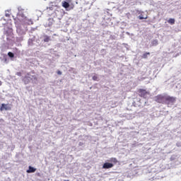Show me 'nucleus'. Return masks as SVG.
<instances>
[{
  "instance_id": "5",
  "label": "nucleus",
  "mask_w": 181,
  "mask_h": 181,
  "mask_svg": "<svg viewBox=\"0 0 181 181\" xmlns=\"http://www.w3.org/2000/svg\"><path fill=\"white\" fill-rule=\"evenodd\" d=\"M111 168H114V165L112 163H105L103 165V169H111Z\"/></svg>"
},
{
  "instance_id": "3",
  "label": "nucleus",
  "mask_w": 181,
  "mask_h": 181,
  "mask_svg": "<svg viewBox=\"0 0 181 181\" xmlns=\"http://www.w3.org/2000/svg\"><path fill=\"white\" fill-rule=\"evenodd\" d=\"M165 96L162 95H158L157 96H156L155 101L156 103H158L159 104H163V103H165Z\"/></svg>"
},
{
  "instance_id": "15",
  "label": "nucleus",
  "mask_w": 181,
  "mask_h": 181,
  "mask_svg": "<svg viewBox=\"0 0 181 181\" xmlns=\"http://www.w3.org/2000/svg\"><path fill=\"white\" fill-rule=\"evenodd\" d=\"M8 57H11V58L15 57V54L11 52H8Z\"/></svg>"
},
{
  "instance_id": "2",
  "label": "nucleus",
  "mask_w": 181,
  "mask_h": 181,
  "mask_svg": "<svg viewBox=\"0 0 181 181\" xmlns=\"http://www.w3.org/2000/svg\"><path fill=\"white\" fill-rule=\"evenodd\" d=\"M4 110H5V111H11V110H12V105L5 103L1 104L0 111H4Z\"/></svg>"
},
{
  "instance_id": "4",
  "label": "nucleus",
  "mask_w": 181,
  "mask_h": 181,
  "mask_svg": "<svg viewBox=\"0 0 181 181\" xmlns=\"http://www.w3.org/2000/svg\"><path fill=\"white\" fill-rule=\"evenodd\" d=\"M165 101H168V103H170L171 104H173V103L176 102V98L173 96H167L165 98Z\"/></svg>"
},
{
  "instance_id": "10",
  "label": "nucleus",
  "mask_w": 181,
  "mask_h": 181,
  "mask_svg": "<svg viewBox=\"0 0 181 181\" xmlns=\"http://www.w3.org/2000/svg\"><path fill=\"white\" fill-rule=\"evenodd\" d=\"M168 22L170 23V25H175V18H170Z\"/></svg>"
},
{
  "instance_id": "16",
  "label": "nucleus",
  "mask_w": 181,
  "mask_h": 181,
  "mask_svg": "<svg viewBox=\"0 0 181 181\" xmlns=\"http://www.w3.org/2000/svg\"><path fill=\"white\" fill-rule=\"evenodd\" d=\"M92 78H93V81H98V76H97V74L93 76Z\"/></svg>"
},
{
  "instance_id": "17",
  "label": "nucleus",
  "mask_w": 181,
  "mask_h": 181,
  "mask_svg": "<svg viewBox=\"0 0 181 181\" xmlns=\"http://www.w3.org/2000/svg\"><path fill=\"white\" fill-rule=\"evenodd\" d=\"M3 60L4 63H8V57H6V55H4Z\"/></svg>"
},
{
  "instance_id": "20",
  "label": "nucleus",
  "mask_w": 181,
  "mask_h": 181,
  "mask_svg": "<svg viewBox=\"0 0 181 181\" xmlns=\"http://www.w3.org/2000/svg\"><path fill=\"white\" fill-rule=\"evenodd\" d=\"M33 77L34 80H37V78H36V76H33Z\"/></svg>"
},
{
  "instance_id": "6",
  "label": "nucleus",
  "mask_w": 181,
  "mask_h": 181,
  "mask_svg": "<svg viewBox=\"0 0 181 181\" xmlns=\"http://www.w3.org/2000/svg\"><path fill=\"white\" fill-rule=\"evenodd\" d=\"M24 83L25 84H29L30 83V80L32 78H30V74H28L25 77H24Z\"/></svg>"
},
{
  "instance_id": "18",
  "label": "nucleus",
  "mask_w": 181,
  "mask_h": 181,
  "mask_svg": "<svg viewBox=\"0 0 181 181\" xmlns=\"http://www.w3.org/2000/svg\"><path fill=\"white\" fill-rule=\"evenodd\" d=\"M57 74H59V76H62V72L60 71H57Z\"/></svg>"
},
{
  "instance_id": "9",
  "label": "nucleus",
  "mask_w": 181,
  "mask_h": 181,
  "mask_svg": "<svg viewBox=\"0 0 181 181\" xmlns=\"http://www.w3.org/2000/svg\"><path fill=\"white\" fill-rule=\"evenodd\" d=\"M149 54H151L150 52H145L141 57L142 59H148V56H149Z\"/></svg>"
},
{
  "instance_id": "14",
  "label": "nucleus",
  "mask_w": 181,
  "mask_h": 181,
  "mask_svg": "<svg viewBox=\"0 0 181 181\" xmlns=\"http://www.w3.org/2000/svg\"><path fill=\"white\" fill-rule=\"evenodd\" d=\"M139 19H140L141 21H142V19H148V16L144 17V16L141 14L140 16H139Z\"/></svg>"
},
{
  "instance_id": "21",
  "label": "nucleus",
  "mask_w": 181,
  "mask_h": 181,
  "mask_svg": "<svg viewBox=\"0 0 181 181\" xmlns=\"http://www.w3.org/2000/svg\"><path fill=\"white\" fill-rule=\"evenodd\" d=\"M37 176H40V173H37Z\"/></svg>"
},
{
  "instance_id": "7",
  "label": "nucleus",
  "mask_w": 181,
  "mask_h": 181,
  "mask_svg": "<svg viewBox=\"0 0 181 181\" xmlns=\"http://www.w3.org/2000/svg\"><path fill=\"white\" fill-rule=\"evenodd\" d=\"M35 172H36V168L30 165L28 167V170H26L27 173H35Z\"/></svg>"
},
{
  "instance_id": "23",
  "label": "nucleus",
  "mask_w": 181,
  "mask_h": 181,
  "mask_svg": "<svg viewBox=\"0 0 181 181\" xmlns=\"http://www.w3.org/2000/svg\"><path fill=\"white\" fill-rule=\"evenodd\" d=\"M6 17L9 16V14H6Z\"/></svg>"
},
{
  "instance_id": "24",
  "label": "nucleus",
  "mask_w": 181,
  "mask_h": 181,
  "mask_svg": "<svg viewBox=\"0 0 181 181\" xmlns=\"http://www.w3.org/2000/svg\"><path fill=\"white\" fill-rule=\"evenodd\" d=\"M64 181H69V180H64Z\"/></svg>"
},
{
  "instance_id": "19",
  "label": "nucleus",
  "mask_w": 181,
  "mask_h": 181,
  "mask_svg": "<svg viewBox=\"0 0 181 181\" xmlns=\"http://www.w3.org/2000/svg\"><path fill=\"white\" fill-rule=\"evenodd\" d=\"M17 76H22V73L21 72H18Z\"/></svg>"
},
{
  "instance_id": "1",
  "label": "nucleus",
  "mask_w": 181,
  "mask_h": 181,
  "mask_svg": "<svg viewBox=\"0 0 181 181\" xmlns=\"http://www.w3.org/2000/svg\"><path fill=\"white\" fill-rule=\"evenodd\" d=\"M137 92L139 93V97H142L143 98H146V96L149 95V92L146 91L145 89L140 88Z\"/></svg>"
},
{
  "instance_id": "13",
  "label": "nucleus",
  "mask_w": 181,
  "mask_h": 181,
  "mask_svg": "<svg viewBox=\"0 0 181 181\" xmlns=\"http://www.w3.org/2000/svg\"><path fill=\"white\" fill-rule=\"evenodd\" d=\"M110 162H112L113 163H118V160H117L116 158H110Z\"/></svg>"
},
{
  "instance_id": "8",
  "label": "nucleus",
  "mask_w": 181,
  "mask_h": 181,
  "mask_svg": "<svg viewBox=\"0 0 181 181\" xmlns=\"http://www.w3.org/2000/svg\"><path fill=\"white\" fill-rule=\"evenodd\" d=\"M62 6L65 8V9H67V8L70 7V4L67 1H62Z\"/></svg>"
},
{
  "instance_id": "11",
  "label": "nucleus",
  "mask_w": 181,
  "mask_h": 181,
  "mask_svg": "<svg viewBox=\"0 0 181 181\" xmlns=\"http://www.w3.org/2000/svg\"><path fill=\"white\" fill-rule=\"evenodd\" d=\"M158 40H153V41L151 42L152 46H158Z\"/></svg>"
},
{
  "instance_id": "12",
  "label": "nucleus",
  "mask_w": 181,
  "mask_h": 181,
  "mask_svg": "<svg viewBox=\"0 0 181 181\" xmlns=\"http://www.w3.org/2000/svg\"><path fill=\"white\" fill-rule=\"evenodd\" d=\"M44 37H45L44 38V42H47L50 40V37H49L47 35H45Z\"/></svg>"
},
{
  "instance_id": "22",
  "label": "nucleus",
  "mask_w": 181,
  "mask_h": 181,
  "mask_svg": "<svg viewBox=\"0 0 181 181\" xmlns=\"http://www.w3.org/2000/svg\"><path fill=\"white\" fill-rule=\"evenodd\" d=\"M0 86H2V81H0Z\"/></svg>"
}]
</instances>
